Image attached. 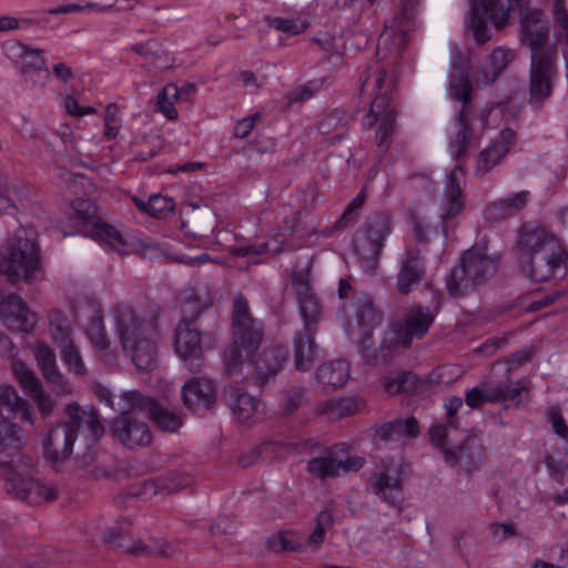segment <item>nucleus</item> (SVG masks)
Wrapping results in <instances>:
<instances>
[{
  "mask_svg": "<svg viewBox=\"0 0 568 568\" xmlns=\"http://www.w3.org/2000/svg\"><path fill=\"white\" fill-rule=\"evenodd\" d=\"M180 99V89L174 84H168L158 95V110L168 119L178 118V111L174 108L173 100Z\"/></svg>",
  "mask_w": 568,
  "mask_h": 568,
  "instance_id": "48",
  "label": "nucleus"
},
{
  "mask_svg": "<svg viewBox=\"0 0 568 568\" xmlns=\"http://www.w3.org/2000/svg\"><path fill=\"white\" fill-rule=\"evenodd\" d=\"M229 405L236 419L242 424L253 422L262 409L258 399L240 389L232 392Z\"/></svg>",
  "mask_w": 568,
  "mask_h": 568,
  "instance_id": "34",
  "label": "nucleus"
},
{
  "mask_svg": "<svg viewBox=\"0 0 568 568\" xmlns=\"http://www.w3.org/2000/svg\"><path fill=\"white\" fill-rule=\"evenodd\" d=\"M414 4L405 3L403 10L385 23L377 43L378 53L381 50L398 52L406 47L408 34L414 28Z\"/></svg>",
  "mask_w": 568,
  "mask_h": 568,
  "instance_id": "14",
  "label": "nucleus"
},
{
  "mask_svg": "<svg viewBox=\"0 0 568 568\" xmlns=\"http://www.w3.org/2000/svg\"><path fill=\"white\" fill-rule=\"evenodd\" d=\"M516 132L509 128L501 130L489 146L478 156L477 172L485 174L496 166L516 143Z\"/></svg>",
  "mask_w": 568,
  "mask_h": 568,
  "instance_id": "23",
  "label": "nucleus"
},
{
  "mask_svg": "<svg viewBox=\"0 0 568 568\" xmlns=\"http://www.w3.org/2000/svg\"><path fill=\"white\" fill-rule=\"evenodd\" d=\"M382 322V313L368 295H361L355 302L354 314L348 318V333L358 339L367 338Z\"/></svg>",
  "mask_w": 568,
  "mask_h": 568,
  "instance_id": "20",
  "label": "nucleus"
},
{
  "mask_svg": "<svg viewBox=\"0 0 568 568\" xmlns=\"http://www.w3.org/2000/svg\"><path fill=\"white\" fill-rule=\"evenodd\" d=\"M556 58L551 50L531 55L529 90L531 103L540 104L550 97L557 74Z\"/></svg>",
  "mask_w": 568,
  "mask_h": 568,
  "instance_id": "12",
  "label": "nucleus"
},
{
  "mask_svg": "<svg viewBox=\"0 0 568 568\" xmlns=\"http://www.w3.org/2000/svg\"><path fill=\"white\" fill-rule=\"evenodd\" d=\"M132 50L143 57L149 64L156 69H169L175 62L174 57L161 43L154 40L136 44Z\"/></svg>",
  "mask_w": 568,
  "mask_h": 568,
  "instance_id": "35",
  "label": "nucleus"
},
{
  "mask_svg": "<svg viewBox=\"0 0 568 568\" xmlns=\"http://www.w3.org/2000/svg\"><path fill=\"white\" fill-rule=\"evenodd\" d=\"M295 366L298 371H310L316 358V345L308 334H300L294 342Z\"/></svg>",
  "mask_w": 568,
  "mask_h": 568,
  "instance_id": "41",
  "label": "nucleus"
},
{
  "mask_svg": "<svg viewBox=\"0 0 568 568\" xmlns=\"http://www.w3.org/2000/svg\"><path fill=\"white\" fill-rule=\"evenodd\" d=\"M530 200L529 191L508 194L489 203L484 212L487 222L497 223L519 214Z\"/></svg>",
  "mask_w": 568,
  "mask_h": 568,
  "instance_id": "25",
  "label": "nucleus"
},
{
  "mask_svg": "<svg viewBox=\"0 0 568 568\" xmlns=\"http://www.w3.org/2000/svg\"><path fill=\"white\" fill-rule=\"evenodd\" d=\"M356 410L357 406L352 398L329 399L318 406L320 414L331 420L353 415Z\"/></svg>",
  "mask_w": 568,
  "mask_h": 568,
  "instance_id": "43",
  "label": "nucleus"
},
{
  "mask_svg": "<svg viewBox=\"0 0 568 568\" xmlns=\"http://www.w3.org/2000/svg\"><path fill=\"white\" fill-rule=\"evenodd\" d=\"M36 69H26L23 79L32 88H43L50 79V71L45 65L44 59L37 60Z\"/></svg>",
  "mask_w": 568,
  "mask_h": 568,
  "instance_id": "55",
  "label": "nucleus"
},
{
  "mask_svg": "<svg viewBox=\"0 0 568 568\" xmlns=\"http://www.w3.org/2000/svg\"><path fill=\"white\" fill-rule=\"evenodd\" d=\"M40 268L39 247L24 230H19L7 239L1 253L0 273L11 284L31 281Z\"/></svg>",
  "mask_w": 568,
  "mask_h": 568,
  "instance_id": "6",
  "label": "nucleus"
},
{
  "mask_svg": "<svg viewBox=\"0 0 568 568\" xmlns=\"http://www.w3.org/2000/svg\"><path fill=\"white\" fill-rule=\"evenodd\" d=\"M301 315L310 324L316 322L321 315V306L315 294L297 302Z\"/></svg>",
  "mask_w": 568,
  "mask_h": 568,
  "instance_id": "62",
  "label": "nucleus"
},
{
  "mask_svg": "<svg viewBox=\"0 0 568 568\" xmlns=\"http://www.w3.org/2000/svg\"><path fill=\"white\" fill-rule=\"evenodd\" d=\"M286 446L278 442H264L253 448L250 453L244 454L240 458L242 467H248L255 464L258 459L262 462H271L275 458H282L285 454Z\"/></svg>",
  "mask_w": 568,
  "mask_h": 568,
  "instance_id": "40",
  "label": "nucleus"
},
{
  "mask_svg": "<svg viewBox=\"0 0 568 568\" xmlns=\"http://www.w3.org/2000/svg\"><path fill=\"white\" fill-rule=\"evenodd\" d=\"M174 349L184 362L202 357L203 347L201 334L190 322L182 321L178 325L174 337Z\"/></svg>",
  "mask_w": 568,
  "mask_h": 568,
  "instance_id": "30",
  "label": "nucleus"
},
{
  "mask_svg": "<svg viewBox=\"0 0 568 568\" xmlns=\"http://www.w3.org/2000/svg\"><path fill=\"white\" fill-rule=\"evenodd\" d=\"M317 379L332 387H342L349 378V365L344 359L332 361L317 369Z\"/></svg>",
  "mask_w": 568,
  "mask_h": 568,
  "instance_id": "39",
  "label": "nucleus"
},
{
  "mask_svg": "<svg viewBox=\"0 0 568 568\" xmlns=\"http://www.w3.org/2000/svg\"><path fill=\"white\" fill-rule=\"evenodd\" d=\"M286 361V349L282 346L264 351L254 363V381L258 386L268 384Z\"/></svg>",
  "mask_w": 568,
  "mask_h": 568,
  "instance_id": "31",
  "label": "nucleus"
},
{
  "mask_svg": "<svg viewBox=\"0 0 568 568\" xmlns=\"http://www.w3.org/2000/svg\"><path fill=\"white\" fill-rule=\"evenodd\" d=\"M12 373L16 379L19 382L24 392L30 395L39 387H41V383L39 378L34 375L33 371L20 361L12 362L11 365Z\"/></svg>",
  "mask_w": 568,
  "mask_h": 568,
  "instance_id": "46",
  "label": "nucleus"
},
{
  "mask_svg": "<svg viewBox=\"0 0 568 568\" xmlns=\"http://www.w3.org/2000/svg\"><path fill=\"white\" fill-rule=\"evenodd\" d=\"M267 548L274 552L298 551L301 545L292 532H281L267 540Z\"/></svg>",
  "mask_w": 568,
  "mask_h": 568,
  "instance_id": "53",
  "label": "nucleus"
},
{
  "mask_svg": "<svg viewBox=\"0 0 568 568\" xmlns=\"http://www.w3.org/2000/svg\"><path fill=\"white\" fill-rule=\"evenodd\" d=\"M545 464L549 477L558 485H565V477L568 473V463L564 459H558L552 455H547Z\"/></svg>",
  "mask_w": 568,
  "mask_h": 568,
  "instance_id": "60",
  "label": "nucleus"
},
{
  "mask_svg": "<svg viewBox=\"0 0 568 568\" xmlns=\"http://www.w3.org/2000/svg\"><path fill=\"white\" fill-rule=\"evenodd\" d=\"M0 320L11 332H31L37 324V315L17 294L0 296Z\"/></svg>",
  "mask_w": 568,
  "mask_h": 568,
  "instance_id": "16",
  "label": "nucleus"
},
{
  "mask_svg": "<svg viewBox=\"0 0 568 568\" xmlns=\"http://www.w3.org/2000/svg\"><path fill=\"white\" fill-rule=\"evenodd\" d=\"M291 285L297 302L314 294L308 271H294L291 275Z\"/></svg>",
  "mask_w": 568,
  "mask_h": 568,
  "instance_id": "57",
  "label": "nucleus"
},
{
  "mask_svg": "<svg viewBox=\"0 0 568 568\" xmlns=\"http://www.w3.org/2000/svg\"><path fill=\"white\" fill-rule=\"evenodd\" d=\"M498 268L496 256L487 253L484 245H475L467 250L458 267H455L446 283L453 297H463L476 286L491 278Z\"/></svg>",
  "mask_w": 568,
  "mask_h": 568,
  "instance_id": "7",
  "label": "nucleus"
},
{
  "mask_svg": "<svg viewBox=\"0 0 568 568\" xmlns=\"http://www.w3.org/2000/svg\"><path fill=\"white\" fill-rule=\"evenodd\" d=\"M449 97L456 101L463 102V108L459 111L458 121L456 123V134L450 142V148L456 158L462 156L470 141V132L474 118H479L484 123V115L473 114L471 110L467 106L470 101L471 83L468 73L463 69L454 68L450 75Z\"/></svg>",
  "mask_w": 568,
  "mask_h": 568,
  "instance_id": "9",
  "label": "nucleus"
},
{
  "mask_svg": "<svg viewBox=\"0 0 568 568\" xmlns=\"http://www.w3.org/2000/svg\"><path fill=\"white\" fill-rule=\"evenodd\" d=\"M124 405L122 397L119 402V410L121 415L113 418L110 430L114 439L128 448L144 447L151 444L152 435L149 426L135 417L136 413L144 409L123 410Z\"/></svg>",
  "mask_w": 568,
  "mask_h": 568,
  "instance_id": "11",
  "label": "nucleus"
},
{
  "mask_svg": "<svg viewBox=\"0 0 568 568\" xmlns=\"http://www.w3.org/2000/svg\"><path fill=\"white\" fill-rule=\"evenodd\" d=\"M36 473V467L30 460L16 462L6 473L7 491L18 498V489L28 486L26 479H33Z\"/></svg>",
  "mask_w": 568,
  "mask_h": 568,
  "instance_id": "36",
  "label": "nucleus"
},
{
  "mask_svg": "<svg viewBox=\"0 0 568 568\" xmlns=\"http://www.w3.org/2000/svg\"><path fill=\"white\" fill-rule=\"evenodd\" d=\"M104 122V136L106 140L115 139L122 128V114L116 104L110 103L105 108Z\"/></svg>",
  "mask_w": 568,
  "mask_h": 568,
  "instance_id": "49",
  "label": "nucleus"
},
{
  "mask_svg": "<svg viewBox=\"0 0 568 568\" xmlns=\"http://www.w3.org/2000/svg\"><path fill=\"white\" fill-rule=\"evenodd\" d=\"M463 407V399L450 396L445 399L446 423L429 429L432 443L444 450L446 462L455 465L459 459H473L479 452V442L467 429H459L456 413Z\"/></svg>",
  "mask_w": 568,
  "mask_h": 568,
  "instance_id": "5",
  "label": "nucleus"
},
{
  "mask_svg": "<svg viewBox=\"0 0 568 568\" xmlns=\"http://www.w3.org/2000/svg\"><path fill=\"white\" fill-rule=\"evenodd\" d=\"M372 490L386 503L396 506L404 499L400 468L392 466L372 478Z\"/></svg>",
  "mask_w": 568,
  "mask_h": 568,
  "instance_id": "27",
  "label": "nucleus"
},
{
  "mask_svg": "<svg viewBox=\"0 0 568 568\" xmlns=\"http://www.w3.org/2000/svg\"><path fill=\"white\" fill-rule=\"evenodd\" d=\"M87 335L91 343L100 351H104L109 347L110 342L108 339L103 320L100 314L94 315L91 323L87 327Z\"/></svg>",
  "mask_w": 568,
  "mask_h": 568,
  "instance_id": "51",
  "label": "nucleus"
},
{
  "mask_svg": "<svg viewBox=\"0 0 568 568\" xmlns=\"http://www.w3.org/2000/svg\"><path fill=\"white\" fill-rule=\"evenodd\" d=\"M50 325L52 326V337L58 346L72 342L71 326L68 318L58 310H53L49 314Z\"/></svg>",
  "mask_w": 568,
  "mask_h": 568,
  "instance_id": "44",
  "label": "nucleus"
},
{
  "mask_svg": "<svg viewBox=\"0 0 568 568\" xmlns=\"http://www.w3.org/2000/svg\"><path fill=\"white\" fill-rule=\"evenodd\" d=\"M390 232V215L377 212L367 220L363 230L356 235L355 251L365 273L374 274L376 272L384 240Z\"/></svg>",
  "mask_w": 568,
  "mask_h": 568,
  "instance_id": "8",
  "label": "nucleus"
},
{
  "mask_svg": "<svg viewBox=\"0 0 568 568\" xmlns=\"http://www.w3.org/2000/svg\"><path fill=\"white\" fill-rule=\"evenodd\" d=\"M517 245L524 258V271L532 281L546 282L566 274L568 252L546 227H523Z\"/></svg>",
  "mask_w": 568,
  "mask_h": 568,
  "instance_id": "2",
  "label": "nucleus"
},
{
  "mask_svg": "<svg viewBox=\"0 0 568 568\" xmlns=\"http://www.w3.org/2000/svg\"><path fill=\"white\" fill-rule=\"evenodd\" d=\"M28 486L23 489H18V499L28 501L29 504H38L41 501L54 500L58 496L57 488L47 481L41 480L38 477L33 479H26Z\"/></svg>",
  "mask_w": 568,
  "mask_h": 568,
  "instance_id": "37",
  "label": "nucleus"
},
{
  "mask_svg": "<svg viewBox=\"0 0 568 568\" xmlns=\"http://www.w3.org/2000/svg\"><path fill=\"white\" fill-rule=\"evenodd\" d=\"M418 433V422L415 417L398 418L379 427L374 435V440L377 446H385L388 443L416 437Z\"/></svg>",
  "mask_w": 568,
  "mask_h": 568,
  "instance_id": "32",
  "label": "nucleus"
},
{
  "mask_svg": "<svg viewBox=\"0 0 568 568\" xmlns=\"http://www.w3.org/2000/svg\"><path fill=\"white\" fill-rule=\"evenodd\" d=\"M264 329L250 312L248 302L237 295L232 308V343L224 352L223 364L227 374L240 372L251 361L263 339Z\"/></svg>",
  "mask_w": 568,
  "mask_h": 568,
  "instance_id": "4",
  "label": "nucleus"
},
{
  "mask_svg": "<svg viewBox=\"0 0 568 568\" xmlns=\"http://www.w3.org/2000/svg\"><path fill=\"white\" fill-rule=\"evenodd\" d=\"M395 79L385 69L376 67L362 83V90L373 94L369 108L362 119L365 130L376 129L378 146H386L395 132L396 108L394 104Z\"/></svg>",
  "mask_w": 568,
  "mask_h": 568,
  "instance_id": "3",
  "label": "nucleus"
},
{
  "mask_svg": "<svg viewBox=\"0 0 568 568\" xmlns=\"http://www.w3.org/2000/svg\"><path fill=\"white\" fill-rule=\"evenodd\" d=\"M544 13L539 9L526 10L520 20V30L524 41L529 45L531 55L535 53H545L551 50L552 55H557L556 45H547L549 38V27L542 23Z\"/></svg>",
  "mask_w": 568,
  "mask_h": 568,
  "instance_id": "18",
  "label": "nucleus"
},
{
  "mask_svg": "<svg viewBox=\"0 0 568 568\" xmlns=\"http://www.w3.org/2000/svg\"><path fill=\"white\" fill-rule=\"evenodd\" d=\"M32 352L44 378L59 379V369L53 349L44 342H37L32 347Z\"/></svg>",
  "mask_w": 568,
  "mask_h": 568,
  "instance_id": "42",
  "label": "nucleus"
},
{
  "mask_svg": "<svg viewBox=\"0 0 568 568\" xmlns=\"http://www.w3.org/2000/svg\"><path fill=\"white\" fill-rule=\"evenodd\" d=\"M528 392L526 386L517 382L488 381L466 392L465 402L471 408H479L485 403L514 402L521 393Z\"/></svg>",
  "mask_w": 568,
  "mask_h": 568,
  "instance_id": "13",
  "label": "nucleus"
},
{
  "mask_svg": "<svg viewBox=\"0 0 568 568\" xmlns=\"http://www.w3.org/2000/svg\"><path fill=\"white\" fill-rule=\"evenodd\" d=\"M303 389L290 390L282 399L281 408L283 415H291L295 409L303 405Z\"/></svg>",
  "mask_w": 568,
  "mask_h": 568,
  "instance_id": "64",
  "label": "nucleus"
},
{
  "mask_svg": "<svg viewBox=\"0 0 568 568\" xmlns=\"http://www.w3.org/2000/svg\"><path fill=\"white\" fill-rule=\"evenodd\" d=\"M365 465L361 456H343L337 450H329L323 456L315 457L307 463L310 474L318 479L336 478L342 475L358 471Z\"/></svg>",
  "mask_w": 568,
  "mask_h": 568,
  "instance_id": "15",
  "label": "nucleus"
},
{
  "mask_svg": "<svg viewBox=\"0 0 568 568\" xmlns=\"http://www.w3.org/2000/svg\"><path fill=\"white\" fill-rule=\"evenodd\" d=\"M175 207V202L172 197L161 194H154L148 199L149 215L161 219L171 213Z\"/></svg>",
  "mask_w": 568,
  "mask_h": 568,
  "instance_id": "54",
  "label": "nucleus"
},
{
  "mask_svg": "<svg viewBox=\"0 0 568 568\" xmlns=\"http://www.w3.org/2000/svg\"><path fill=\"white\" fill-rule=\"evenodd\" d=\"M74 430L67 424L57 425L43 440L44 456L52 463L67 459L72 453Z\"/></svg>",
  "mask_w": 568,
  "mask_h": 568,
  "instance_id": "24",
  "label": "nucleus"
},
{
  "mask_svg": "<svg viewBox=\"0 0 568 568\" xmlns=\"http://www.w3.org/2000/svg\"><path fill=\"white\" fill-rule=\"evenodd\" d=\"M515 51L508 48H496L481 69L475 75V82L478 87H487L491 84L499 74L515 59Z\"/></svg>",
  "mask_w": 568,
  "mask_h": 568,
  "instance_id": "33",
  "label": "nucleus"
},
{
  "mask_svg": "<svg viewBox=\"0 0 568 568\" xmlns=\"http://www.w3.org/2000/svg\"><path fill=\"white\" fill-rule=\"evenodd\" d=\"M334 516L328 509L322 510L316 517V526L307 538V546L318 549L325 539L326 531L333 526Z\"/></svg>",
  "mask_w": 568,
  "mask_h": 568,
  "instance_id": "45",
  "label": "nucleus"
},
{
  "mask_svg": "<svg viewBox=\"0 0 568 568\" xmlns=\"http://www.w3.org/2000/svg\"><path fill=\"white\" fill-rule=\"evenodd\" d=\"M417 383V378L412 373H395L384 378V388L392 395L400 392L412 390Z\"/></svg>",
  "mask_w": 568,
  "mask_h": 568,
  "instance_id": "47",
  "label": "nucleus"
},
{
  "mask_svg": "<svg viewBox=\"0 0 568 568\" xmlns=\"http://www.w3.org/2000/svg\"><path fill=\"white\" fill-rule=\"evenodd\" d=\"M67 414L70 417L69 426L74 432L77 429L92 442H97L102 437L104 428L99 419L98 413L93 408L84 409L72 404L67 406Z\"/></svg>",
  "mask_w": 568,
  "mask_h": 568,
  "instance_id": "28",
  "label": "nucleus"
},
{
  "mask_svg": "<svg viewBox=\"0 0 568 568\" xmlns=\"http://www.w3.org/2000/svg\"><path fill=\"white\" fill-rule=\"evenodd\" d=\"M435 315L428 307L415 306L407 311L404 317L395 325L397 344L409 347L414 338H423L434 323Z\"/></svg>",
  "mask_w": 568,
  "mask_h": 568,
  "instance_id": "17",
  "label": "nucleus"
},
{
  "mask_svg": "<svg viewBox=\"0 0 568 568\" xmlns=\"http://www.w3.org/2000/svg\"><path fill=\"white\" fill-rule=\"evenodd\" d=\"M122 399L124 405L121 409L124 412L130 409H144L149 413L152 420L163 430L176 432L182 425V419L179 415L156 404L153 399L143 397L139 392H128L122 395Z\"/></svg>",
  "mask_w": 568,
  "mask_h": 568,
  "instance_id": "19",
  "label": "nucleus"
},
{
  "mask_svg": "<svg viewBox=\"0 0 568 568\" xmlns=\"http://www.w3.org/2000/svg\"><path fill=\"white\" fill-rule=\"evenodd\" d=\"M184 405L193 410L210 408L215 403V386L207 378H192L182 388Z\"/></svg>",
  "mask_w": 568,
  "mask_h": 568,
  "instance_id": "29",
  "label": "nucleus"
},
{
  "mask_svg": "<svg viewBox=\"0 0 568 568\" xmlns=\"http://www.w3.org/2000/svg\"><path fill=\"white\" fill-rule=\"evenodd\" d=\"M425 275V267L420 258L419 250L407 247L402 260V266L397 274L396 287L403 295L410 293Z\"/></svg>",
  "mask_w": 568,
  "mask_h": 568,
  "instance_id": "26",
  "label": "nucleus"
},
{
  "mask_svg": "<svg viewBox=\"0 0 568 568\" xmlns=\"http://www.w3.org/2000/svg\"><path fill=\"white\" fill-rule=\"evenodd\" d=\"M24 399L19 397L14 387L10 385L0 386V405L6 406L10 412L17 413Z\"/></svg>",
  "mask_w": 568,
  "mask_h": 568,
  "instance_id": "63",
  "label": "nucleus"
},
{
  "mask_svg": "<svg viewBox=\"0 0 568 568\" xmlns=\"http://www.w3.org/2000/svg\"><path fill=\"white\" fill-rule=\"evenodd\" d=\"M551 14L557 27L558 40L568 43V7L566 0H555Z\"/></svg>",
  "mask_w": 568,
  "mask_h": 568,
  "instance_id": "50",
  "label": "nucleus"
},
{
  "mask_svg": "<svg viewBox=\"0 0 568 568\" xmlns=\"http://www.w3.org/2000/svg\"><path fill=\"white\" fill-rule=\"evenodd\" d=\"M212 305L211 295L204 290H192L184 294L181 301L183 321H194Z\"/></svg>",
  "mask_w": 568,
  "mask_h": 568,
  "instance_id": "38",
  "label": "nucleus"
},
{
  "mask_svg": "<svg viewBox=\"0 0 568 568\" xmlns=\"http://www.w3.org/2000/svg\"><path fill=\"white\" fill-rule=\"evenodd\" d=\"M10 52L21 59L22 72H24L26 69H36L38 64L37 60L43 59L41 51L30 49L21 43H12L10 45Z\"/></svg>",
  "mask_w": 568,
  "mask_h": 568,
  "instance_id": "56",
  "label": "nucleus"
},
{
  "mask_svg": "<svg viewBox=\"0 0 568 568\" xmlns=\"http://www.w3.org/2000/svg\"><path fill=\"white\" fill-rule=\"evenodd\" d=\"M465 181L464 172L459 165H456L446 179L444 196L440 203V217L445 221L458 216L465 206L463 184Z\"/></svg>",
  "mask_w": 568,
  "mask_h": 568,
  "instance_id": "22",
  "label": "nucleus"
},
{
  "mask_svg": "<svg viewBox=\"0 0 568 568\" xmlns=\"http://www.w3.org/2000/svg\"><path fill=\"white\" fill-rule=\"evenodd\" d=\"M161 311L158 305H121L115 311V331L124 353L135 367L150 372L158 367Z\"/></svg>",
  "mask_w": 568,
  "mask_h": 568,
  "instance_id": "1",
  "label": "nucleus"
},
{
  "mask_svg": "<svg viewBox=\"0 0 568 568\" xmlns=\"http://www.w3.org/2000/svg\"><path fill=\"white\" fill-rule=\"evenodd\" d=\"M511 0H475L469 12L468 28L474 39L483 44L489 41L490 33L485 17L498 30L509 22Z\"/></svg>",
  "mask_w": 568,
  "mask_h": 568,
  "instance_id": "10",
  "label": "nucleus"
},
{
  "mask_svg": "<svg viewBox=\"0 0 568 568\" xmlns=\"http://www.w3.org/2000/svg\"><path fill=\"white\" fill-rule=\"evenodd\" d=\"M271 27L274 29L282 31L288 36H297L304 32L308 24L301 19L294 18H273L270 22Z\"/></svg>",
  "mask_w": 568,
  "mask_h": 568,
  "instance_id": "58",
  "label": "nucleus"
},
{
  "mask_svg": "<svg viewBox=\"0 0 568 568\" xmlns=\"http://www.w3.org/2000/svg\"><path fill=\"white\" fill-rule=\"evenodd\" d=\"M22 438V429L16 424H0V450L7 449L9 446L19 447Z\"/></svg>",
  "mask_w": 568,
  "mask_h": 568,
  "instance_id": "59",
  "label": "nucleus"
},
{
  "mask_svg": "<svg viewBox=\"0 0 568 568\" xmlns=\"http://www.w3.org/2000/svg\"><path fill=\"white\" fill-rule=\"evenodd\" d=\"M85 224L90 227V235L105 248L116 252L120 255L129 253L130 244L126 236L115 226L101 221L93 214L82 215Z\"/></svg>",
  "mask_w": 568,
  "mask_h": 568,
  "instance_id": "21",
  "label": "nucleus"
},
{
  "mask_svg": "<svg viewBox=\"0 0 568 568\" xmlns=\"http://www.w3.org/2000/svg\"><path fill=\"white\" fill-rule=\"evenodd\" d=\"M546 418L550 424L552 432L564 440H568V426L560 408L557 406L549 407L546 412Z\"/></svg>",
  "mask_w": 568,
  "mask_h": 568,
  "instance_id": "61",
  "label": "nucleus"
},
{
  "mask_svg": "<svg viewBox=\"0 0 568 568\" xmlns=\"http://www.w3.org/2000/svg\"><path fill=\"white\" fill-rule=\"evenodd\" d=\"M61 356L65 365H68L69 369L72 371L77 375H83L85 367L82 362L80 352L78 347L74 345L73 341L62 344L59 346Z\"/></svg>",
  "mask_w": 568,
  "mask_h": 568,
  "instance_id": "52",
  "label": "nucleus"
}]
</instances>
